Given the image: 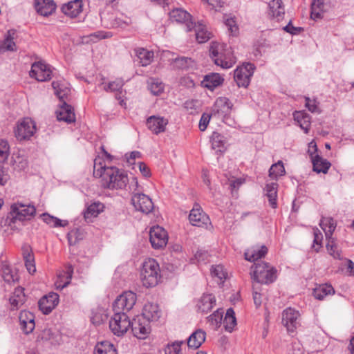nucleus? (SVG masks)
<instances>
[{"instance_id":"nucleus-24","label":"nucleus","mask_w":354,"mask_h":354,"mask_svg":"<svg viewBox=\"0 0 354 354\" xmlns=\"http://www.w3.org/2000/svg\"><path fill=\"white\" fill-rule=\"evenodd\" d=\"M57 118L59 121L71 123L75 121V115L73 108L65 101L60 104L59 109L57 111Z\"/></svg>"},{"instance_id":"nucleus-64","label":"nucleus","mask_w":354,"mask_h":354,"mask_svg":"<svg viewBox=\"0 0 354 354\" xmlns=\"http://www.w3.org/2000/svg\"><path fill=\"white\" fill-rule=\"evenodd\" d=\"M210 120V115L206 113H203L199 122V129L201 131H204L209 124Z\"/></svg>"},{"instance_id":"nucleus-47","label":"nucleus","mask_w":354,"mask_h":354,"mask_svg":"<svg viewBox=\"0 0 354 354\" xmlns=\"http://www.w3.org/2000/svg\"><path fill=\"white\" fill-rule=\"evenodd\" d=\"M44 222H45L50 227H64L68 225L67 221H62L57 217L53 216L47 213H44L41 215Z\"/></svg>"},{"instance_id":"nucleus-31","label":"nucleus","mask_w":354,"mask_h":354,"mask_svg":"<svg viewBox=\"0 0 354 354\" xmlns=\"http://www.w3.org/2000/svg\"><path fill=\"white\" fill-rule=\"evenodd\" d=\"M206 333L201 329L194 331L187 339V346L196 349L199 348L205 340Z\"/></svg>"},{"instance_id":"nucleus-2","label":"nucleus","mask_w":354,"mask_h":354,"mask_svg":"<svg viewBox=\"0 0 354 354\" xmlns=\"http://www.w3.org/2000/svg\"><path fill=\"white\" fill-rule=\"evenodd\" d=\"M209 56L214 63L222 68H230L236 63V58L231 49L227 48L225 44L216 41L211 43Z\"/></svg>"},{"instance_id":"nucleus-45","label":"nucleus","mask_w":354,"mask_h":354,"mask_svg":"<svg viewBox=\"0 0 354 354\" xmlns=\"http://www.w3.org/2000/svg\"><path fill=\"white\" fill-rule=\"evenodd\" d=\"M109 167H106L104 162V160L100 157H97L94 159L93 164V175L96 178H100L101 179L104 177V174L106 171Z\"/></svg>"},{"instance_id":"nucleus-6","label":"nucleus","mask_w":354,"mask_h":354,"mask_svg":"<svg viewBox=\"0 0 354 354\" xmlns=\"http://www.w3.org/2000/svg\"><path fill=\"white\" fill-rule=\"evenodd\" d=\"M131 326V321L126 313L114 312L109 320V328L112 333L118 337L124 335Z\"/></svg>"},{"instance_id":"nucleus-10","label":"nucleus","mask_w":354,"mask_h":354,"mask_svg":"<svg viewBox=\"0 0 354 354\" xmlns=\"http://www.w3.org/2000/svg\"><path fill=\"white\" fill-rule=\"evenodd\" d=\"M254 68V64L246 63L234 71V78L239 87H247L249 85Z\"/></svg>"},{"instance_id":"nucleus-33","label":"nucleus","mask_w":354,"mask_h":354,"mask_svg":"<svg viewBox=\"0 0 354 354\" xmlns=\"http://www.w3.org/2000/svg\"><path fill=\"white\" fill-rule=\"evenodd\" d=\"M104 205L101 202H94L88 205L84 212V217L87 222L91 221L93 217H96L103 212Z\"/></svg>"},{"instance_id":"nucleus-60","label":"nucleus","mask_w":354,"mask_h":354,"mask_svg":"<svg viewBox=\"0 0 354 354\" xmlns=\"http://www.w3.org/2000/svg\"><path fill=\"white\" fill-rule=\"evenodd\" d=\"M225 24L226 26L228 28V30L232 35H236L238 32V27L236 25V21L232 17H225Z\"/></svg>"},{"instance_id":"nucleus-40","label":"nucleus","mask_w":354,"mask_h":354,"mask_svg":"<svg viewBox=\"0 0 354 354\" xmlns=\"http://www.w3.org/2000/svg\"><path fill=\"white\" fill-rule=\"evenodd\" d=\"M194 27L196 28V39L198 43H205L212 37V33L207 30L205 25L198 23Z\"/></svg>"},{"instance_id":"nucleus-26","label":"nucleus","mask_w":354,"mask_h":354,"mask_svg":"<svg viewBox=\"0 0 354 354\" xmlns=\"http://www.w3.org/2000/svg\"><path fill=\"white\" fill-rule=\"evenodd\" d=\"M232 106V105L227 98L218 97L213 106L212 112L214 114L224 117L230 113Z\"/></svg>"},{"instance_id":"nucleus-42","label":"nucleus","mask_w":354,"mask_h":354,"mask_svg":"<svg viewBox=\"0 0 354 354\" xmlns=\"http://www.w3.org/2000/svg\"><path fill=\"white\" fill-rule=\"evenodd\" d=\"M23 256L25 261V266L30 274L36 272L34 256L28 248H26L23 250Z\"/></svg>"},{"instance_id":"nucleus-43","label":"nucleus","mask_w":354,"mask_h":354,"mask_svg":"<svg viewBox=\"0 0 354 354\" xmlns=\"http://www.w3.org/2000/svg\"><path fill=\"white\" fill-rule=\"evenodd\" d=\"M294 118L295 120L299 123L301 128L307 133L310 126V116L309 114L305 112L298 111L294 114Z\"/></svg>"},{"instance_id":"nucleus-21","label":"nucleus","mask_w":354,"mask_h":354,"mask_svg":"<svg viewBox=\"0 0 354 354\" xmlns=\"http://www.w3.org/2000/svg\"><path fill=\"white\" fill-rule=\"evenodd\" d=\"M168 124L167 119L163 117L152 115L147 118V125L153 133L158 134L164 132Z\"/></svg>"},{"instance_id":"nucleus-61","label":"nucleus","mask_w":354,"mask_h":354,"mask_svg":"<svg viewBox=\"0 0 354 354\" xmlns=\"http://www.w3.org/2000/svg\"><path fill=\"white\" fill-rule=\"evenodd\" d=\"M194 257L198 263H206L209 261L208 259L210 255L207 251L199 250L196 252Z\"/></svg>"},{"instance_id":"nucleus-5","label":"nucleus","mask_w":354,"mask_h":354,"mask_svg":"<svg viewBox=\"0 0 354 354\" xmlns=\"http://www.w3.org/2000/svg\"><path fill=\"white\" fill-rule=\"evenodd\" d=\"M251 269L252 270V279L257 283L268 284L276 279L277 270L267 263L263 261L254 263Z\"/></svg>"},{"instance_id":"nucleus-4","label":"nucleus","mask_w":354,"mask_h":354,"mask_svg":"<svg viewBox=\"0 0 354 354\" xmlns=\"http://www.w3.org/2000/svg\"><path fill=\"white\" fill-rule=\"evenodd\" d=\"M161 278L158 263L153 259L144 261L140 270V279L142 285L147 288L156 286Z\"/></svg>"},{"instance_id":"nucleus-56","label":"nucleus","mask_w":354,"mask_h":354,"mask_svg":"<svg viewBox=\"0 0 354 354\" xmlns=\"http://www.w3.org/2000/svg\"><path fill=\"white\" fill-rule=\"evenodd\" d=\"M183 344V341H176L171 344H168L165 350V354H182L180 347Z\"/></svg>"},{"instance_id":"nucleus-1","label":"nucleus","mask_w":354,"mask_h":354,"mask_svg":"<svg viewBox=\"0 0 354 354\" xmlns=\"http://www.w3.org/2000/svg\"><path fill=\"white\" fill-rule=\"evenodd\" d=\"M35 213L36 209L33 205L15 203L11 205L10 212L4 221V225L12 231H19L24 225L23 222L30 220Z\"/></svg>"},{"instance_id":"nucleus-53","label":"nucleus","mask_w":354,"mask_h":354,"mask_svg":"<svg viewBox=\"0 0 354 354\" xmlns=\"http://www.w3.org/2000/svg\"><path fill=\"white\" fill-rule=\"evenodd\" d=\"M15 30H10L8 31L7 36L4 39L1 47L7 50L14 51L15 50V43L13 41Z\"/></svg>"},{"instance_id":"nucleus-7","label":"nucleus","mask_w":354,"mask_h":354,"mask_svg":"<svg viewBox=\"0 0 354 354\" xmlns=\"http://www.w3.org/2000/svg\"><path fill=\"white\" fill-rule=\"evenodd\" d=\"M136 302V295L131 292H125L118 296L113 304V310L118 313H127L132 309Z\"/></svg>"},{"instance_id":"nucleus-25","label":"nucleus","mask_w":354,"mask_h":354,"mask_svg":"<svg viewBox=\"0 0 354 354\" xmlns=\"http://www.w3.org/2000/svg\"><path fill=\"white\" fill-rule=\"evenodd\" d=\"M216 304L215 296L212 294H203L198 299L197 310L202 313H207Z\"/></svg>"},{"instance_id":"nucleus-14","label":"nucleus","mask_w":354,"mask_h":354,"mask_svg":"<svg viewBox=\"0 0 354 354\" xmlns=\"http://www.w3.org/2000/svg\"><path fill=\"white\" fill-rule=\"evenodd\" d=\"M149 241L154 249L162 248L168 241L167 233L162 227L153 226L149 232Z\"/></svg>"},{"instance_id":"nucleus-8","label":"nucleus","mask_w":354,"mask_h":354,"mask_svg":"<svg viewBox=\"0 0 354 354\" xmlns=\"http://www.w3.org/2000/svg\"><path fill=\"white\" fill-rule=\"evenodd\" d=\"M317 147L315 142H311L308 146V153L313 163V171L317 173L326 174L331 165L329 161L317 154Z\"/></svg>"},{"instance_id":"nucleus-57","label":"nucleus","mask_w":354,"mask_h":354,"mask_svg":"<svg viewBox=\"0 0 354 354\" xmlns=\"http://www.w3.org/2000/svg\"><path fill=\"white\" fill-rule=\"evenodd\" d=\"M124 85V82L121 79H117L115 81L111 82L108 85L104 87L106 91H117L120 90Z\"/></svg>"},{"instance_id":"nucleus-13","label":"nucleus","mask_w":354,"mask_h":354,"mask_svg":"<svg viewBox=\"0 0 354 354\" xmlns=\"http://www.w3.org/2000/svg\"><path fill=\"white\" fill-rule=\"evenodd\" d=\"M130 327L133 335L138 339H145L151 331L149 322L141 316L131 321Z\"/></svg>"},{"instance_id":"nucleus-55","label":"nucleus","mask_w":354,"mask_h":354,"mask_svg":"<svg viewBox=\"0 0 354 354\" xmlns=\"http://www.w3.org/2000/svg\"><path fill=\"white\" fill-rule=\"evenodd\" d=\"M211 273L213 277H217L219 279V283H223L227 277V273L221 265L212 266Z\"/></svg>"},{"instance_id":"nucleus-30","label":"nucleus","mask_w":354,"mask_h":354,"mask_svg":"<svg viewBox=\"0 0 354 354\" xmlns=\"http://www.w3.org/2000/svg\"><path fill=\"white\" fill-rule=\"evenodd\" d=\"M82 8V0H74L62 6V11L71 18L76 17L81 12Z\"/></svg>"},{"instance_id":"nucleus-48","label":"nucleus","mask_w":354,"mask_h":354,"mask_svg":"<svg viewBox=\"0 0 354 354\" xmlns=\"http://www.w3.org/2000/svg\"><path fill=\"white\" fill-rule=\"evenodd\" d=\"M324 7V0H314L311 4V18L313 19L322 18Z\"/></svg>"},{"instance_id":"nucleus-19","label":"nucleus","mask_w":354,"mask_h":354,"mask_svg":"<svg viewBox=\"0 0 354 354\" xmlns=\"http://www.w3.org/2000/svg\"><path fill=\"white\" fill-rule=\"evenodd\" d=\"M59 303V295L55 292H50L44 296L38 302L40 310L45 315H48L55 308Z\"/></svg>"},{"instance_id":"nucleus-54","label":"nucleus","mask_w":354,"mask_h":354,"mask_svg":"<svg viewBox=\"0 0 354 354\" xmlns=\"http://www.w3.org/2000/svg\"><path fill=\"white\" fill-rule=\"evenodd\" d=\"M2 277L7 283H12L18 280L17 275L12 272L8 266L6 265L3 266L2 267Z\"/></svg>"},{"instance_id":"nucleus-17","label":"nucleus","mask_w":354,"mask_h":354,"mask_svg":"<svg viewBox=\"0 0 354 354\" xmlns=\"http://www.w3.org/2000/svg\"><path fill=\"white\" fill-rule=\"evenodd\" d=\"M299 313L293 308H288L283 311L282 324L289 333H293L299 325Z\"/></svg>"},{"instance_id":"nucleus-20","label":"nucleus","mask_w":354,"mask_h":354,"mask_svg":"<svg viewBox=\"0 0 354 354\" xmlns=\"http://www.w3.org/2000/svg\"><path fill=\"white\" fill-rule=\"evenodd\" d=\"M35 315L30 311H21L19 320L21 329L25 334H29L33 331L35 327Z\"/></svg>"},{"instance_id":"nucleus-59","label":"nucleus","mask_w":354,"mask_h":354,"mask_svg":"<svg viewBox=\"0 0 354 354\" xmlns=\"http://www.w3.org/2000/svg\"><path fill=\"white\" fill-rule=\"evenodd\" d=\"M9 154V145L6 140H0V161L7 159Z\"/></svg>"},{"instance_id":"nucleus-39","label":"nucleus","mask_w":354,"mask_h":354,"mask_svg":"<svg viewBox=\"0 0 354 354\" xmlns=\"http://www.w3.org/2000/svg\"><path fill=\"white\" fill-rule=\"evenodd\" d=\"M212 148L216 152H223L225 150V139L218 132H213L211 136Z\"/></svg>"},{"instance_id":"nucleus-46","label":"nucleus","mask_w":354,"mask_h":354,"mask_svg":"<svg viewBox=\"0 0 354 354\" xmlns=\"http://www.w3.org/2000/svg\"><path fill=\"white\" fill-rule=\"evenodd\" d=\"M224 327L226 330L232 332L234 327L236 325V319L235 313L232 308L227 310L225 316L223 319Z\"/></svg>"},{"instance_id":"nucleus-29","label":"nucleus","mask_w":354,"mask_h":354,"mask_svg":"<svg viewBox=\"0 0 354 354\" xmlns=\"http://www.w3.org/2000/svg\"><path fill=\"white\" fill-rule=\"evenodd\" d=\"M268 252V248L265 245L253 246L248 249L245 252V258L249 261H257L264 257Z\"/></svg>"},{"instance_id":"nucleus-36","label":"nucleus","mask_w":354,"mask_h":354,"mask_svg":"<svg viewBox=\"0 0 354 354\" xmlns=\"http://www.w3.org/2000/svg\"><path fill=\"white\" fill-rule=\"evenodd\" d=\"M277 187L278 185L277 183H271L267 184L264 189L269 203L272 208H276L277 206Z\"/></svg>"},{"instance_id":"nucleus-34","label":"nucleus","mask_w":354,"mask_h":354,"mask_svg":"<svg viewBox=\"0 0 354 354\" xmlns=\"http://www.w3.org/2000/svg\"><path fill=\"white\" fill-rule=\"evenodd\" d=\"M223 82V79L218 73H212L204 77L202 84L204 87L212 91L216 87L221 85Z\"/></svg>"},{"instance_id":"nucleus-27","label":"nucleus","mask_w":354,"mask_h":354,"mask_svg":"<svg viewBox=\"0 0 354 354\" xmlns=\"http://www.w3.org/2000/svg\"><path fill=\"white\" fill-rule=\"evenodd\" d=\"M9 301L11 310H16L19 308L26 301L24 288L20 286L16 288Z\"/></svg>"},{"instance_id":"nucleus-11","label":"nucleus","mask_w":354,"mask_h":354,"mask_svg":"<svg viewBox=\"0 0 354 354\" xmlns=\"http://www.w3.org/2000/svg\"><path fill=\"white\" fill-rule=\"evenodd\" d=\"M131 203L137 211L149 214L153 209L151 199L142 193H136L131 197Z\"/></svg>"},{"instance_id":"nucleus-49","label":"nucleus","mask_w":354,"mask_h":354,"mask_svg":"<svg viewBox=\"0 0 354 354\" xmlns=\"http://www.w3.org/2000/svg\"><path fill=\"white\" fill-rule=\"evenodd\" d=\"M285 173V168L281 160H279L277 163L273 164L269 169V176L275 180L283 176Z\"/></svg>"},{"instance_id":"nucleus-15","label":"nucleus","mask_w":354,"mask_h":354,"mask_svg":"<svg viewBox=\"0 0 354 354\" xmlns=\"http://www.w3.org/2000/svg\"><path fill=\"white\" fill-rule=\"evenodd\" d=\"M30 76L39 82H45L51 79L52 71L49 66L42 62H37L32 64Z\"/></svg>"},{"instance_id":"nucleus-37","label":"nucleus","mask_w":354,"mask_h":354,"mask_svg":"<svg viewBox=\"0 0 354 354\" xmlns=\"http://www.w3.org/2000/svg\"><path fill=\"white\" fill-rule=\"evenodd\" d=\"M52 86L55 90V94L61 100V103L71 93V89L64 83L59 81L53 82Z\"/></svg>"},{"instance_id":"nucleus-44","label":"nucleus","mask_w":354,"mask_h":354,"mask_svg":"<svg viewBox=\"0 0 354 354\" xmlns=\"http://www.w3.org/2000/svg\"><path fill=\"white\" fill-rule=\"evenodd\" d=\"M73 273V268L71 266H68L66 268V271L63 272V273L59 274V279H62L63 277H66L65 281L62 283L61 281L57 280L55 283V286L57 289H63L66 287L71 282L72 275Z\"/></svg>"},{"instance_id":"nucleus-51","label":"nucleus","mask_w":354,"mask_h":354,"mask_svg":"<svg viewBox=\"0 0 354 354\" xmlns=\"http://www.w3.org/2000/svg\"><path fill=\"white\" fill-rule=\"evenodd\" d=\"M194 66V61L187 57H177L174 60V67L178 69H188Z\"/></svg>"},{"instance_id":"nucleus-62","label":"nucleus","mask_w":354,"mask_h":354,"mask_svg":"<svg viewBox=\"0 0 354 354\" xmlns=\"http://www.w3.org/2000/svg\"><path fill=\"white\" fill-rule=\"evenodd\" d=\"M306 106L312 113H319V109L315 100H311L308 97H305Z\"/></svg>"},{"instance_id":"nucleus-58","label":"nucleus","mask_w":354,"mask_h":354,"mask_svg":"<svg viewBox=\"0 0 354 354\" xmlns=\"http://www.w3.org/2000/svg\"><path fill=\"white\" fill-rule=\"evenodd\" d=\"M223 314V311H220L218 310L215 311L208 317L209 322L211 323V324L215 326L216 327H219L221 324Z\"/></svg>"},{"instance_id":"nucleus-23","label":"nucleus","mask_w":354,"mask_h":354,"mask_svg":"<svg viewBox=\"0 0 354 354\" xmlns=\"http://www.w3.org/2000/svg\"><path fill=\"white\" fill-rule=\"evenodd\" d=\"M268 7V16L271 19L280 21L283 19L285 10L281 0H272L270 1Z\"/></svg>"},{"instance_id":"nucleus-38","label":"nucleus","mask_w":354,"mask_h":354,"mask_svg":"<svg viewBox=\"0 0 354 354\" xmlns=\"http://www.w3.org/2000/svg\"><path fill=\"white\" fill-rule=\"evenodd\" d=\"M94 354H118V353L113 344L108 341H104L96 344Z\"/></svg>"},{"instance_id":"nucleus-41","label":"nucleus","mask_w":354,"mask_h":354,"mask_svg":"<svg viewBox=\"0 0 354 354\" xmlns=\"http://www.w3.org/2000/svg\"><path fill=\"white\" fill-rule=\"evenodd\" d=\"M335 290L331 285L324 284L314 289L313 296L319 300H322L326 295H333Z\"/></svg>"},{"instance_id":"nucleus-63","label":"nucleus","mask_w":354,"mask_h":354,"mask_svg":"<svg viewBox=\"0 0 354 354\" xmlns=\"http://www.w3.org/2000/svg\"><path fill=\"white\" fill-rule=\"evenodd\" d=\"M283 30L286 32L291 34V35H298L301 31L303 30V28L301 27H295L291 21L283 28Z\"/></svg>"},{"instance_id":"nucleus-32","label":"nucleus","mask_w":354,"mask_h":354,"mask_svg":"<svg viewBox=\"0 0 354 354\" xmlns=\"http://www.w3.org/2000/svg\"><path fill=\"white\" fill-rule=\"evenodd\" d=\"M135 53L138 58V63L142 66L149 65L153 59V52L148 50L144 48H138L135 49Z\"/></svg>"},{"instance_id":"nucleus-9","label":"nucleus","mask_w":354,"mask_h":354,"mask_svg":"<svg viewBox=\"0 0 354 354\" xmlns=\"http://www.w3.org/2000/svg\"><path fill=\"white\" fill-rule=\"evenodd\" d=\"M36 131L35 123L30 118H25L19 121L15 129V134L18 140L30 139Z\"/></svg>"},{"instance_id":"nucleus-28","label":"nucleus","mask_w":354,"mask_h":354,"mask_svg":"<svg viewBox=\"0 0 354 354\" xmlns=\"http://www.w3.org/2000/svg\"><path fill=\"white\" fill-rule=\"evenodd\" d=\"M35 8L39 14L47 17L55 11L56 6L52 0H36Z\"/></svg>"},{"instance_id":"nucleus-50","label":"nucleus","mask_w":354,"mask_h":354,"mask_svg":"<svg viewBox=\"0 0 354 354\" xmlns=\"http://www.w3.org/2000/svg\"><path fill=\"white\" fill-rule=\"evenodd\" d=\"M148 87L151 93L158 95L162 93L164 90L163 83L158 79L150 78L148 81Z\"/></svg>"},{"instance_id":"nucleus-12","label":"nucleus","mask_w":354,"mask_h":354,"mask_svg":"<svg viewBox=\"0 0 354 354\" xmlns=\"http://www.w3.org/2000/svg\"><path fill=\"white\" fill-rule=\"evenodd\" d=\"M189 220L192 225L205 227L210 225L209 216L203 211L198 204H194L189 215Z\"/></svg>"},{"instance_id":"nucleus-16","label":"nucleus","mask_w":354,"mask_h":354,"mask_svg":"<svg viewBox=\"0 0 354 354\" xmlns=\"http://www.w3.org/2000/svg\"><path fill=\"white\" fill-rule=\"evenodd\" d=\"M101 21L104 26L108 28H124L131 23V19L127 16L117 17L104 12L101 14Z\"/></svg>"},{"instance_id":"nucleus-35","label":"nucleus","mask_w":354,"mask_h":354,"mask_svg":"<svg viewBox=\"0 0 354 354\" xmlns=\"http://www.w3.org/2000/svg\"><path fill=\"white\" fill-rule=\"evenodd\" d=\"M319 225L324 231L326 239H331L337 226L336 221L331 217H322Z\"/></svg>"},{"instance_id":"nucleus-22","label":"nucleus","mask_w":354,"mask_h":354,"mask_svg":"<svg viewBox=\"0 0 354 354\" xmlns=\"http://www.w3.org/2000/svg\"><path fill=\"white\" fill-rule=\"evenodd\" d=\"M160 316L161 310L158 304L151 302L145 304L142 309V317L150 322L158 321Z\"/></svg>"},{"instance_id":"nucleus-3","label":"nucleus","mask_w":354,"mask_h":354,"mask_svg":"<svg viewBox=\"0 0 354 354\" xmlns=\"http://www.w3.org/2000/svg\"><path fill=\"white\" fill-rule=\"evenodd\" d=\"M129 182L126 171L115 167H108L101 179L102 187L109 189H123Z\"/></svg>"},{"instance_id":"nucleus-52","label":"nucleus","mask_w":354,"mask_h":354,"mask_svg":"<svg viewBox=\"0 0 354 354\" xmlns=\"http://www.w3.org/2000/svg\"><path fill=\"white\" fill-rule=\"evenodd\" d=\"M328 239V243L326 244V248L330 255L334 259L341 260L342 259V250L337 249V246L335 242L334 239L332 237L331 239Z\"/></svg>"},{"instance_id":"nucleus-18","label":"nucleus","mask_w":354,"mask_h":354,"mask_svg":"<svg viewBox=\"0 0 354 354\" xmlns=\"http://www.w3.org/2000/svg\"><path fill=\"white\" fill-rule=\"evenodd\" d=\"M170 19L177 23L185 24L186 30L191 31L194 28V24L191 20V15L181 8H176L169 12Z\"/></svg>"}]
</instances>
